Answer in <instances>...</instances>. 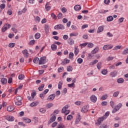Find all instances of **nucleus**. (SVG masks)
Returning a JSON list of instances; mask_svg holds the SVG:
<instances>
[{
  "instance_id": "f257e3e1",
  "label": "nucleus",
  "mask_w": 128,
  "mask_h": 128,
  "mask_svg": "<svg viewBox=\"0 0 128 128\" xmlns=\"http://www.w3.org/2000/svg\"><path fill=\"white\" fill-rule=\"evenodd\" d=\"M10 24H6L2 28V32H5L6 30H8V28H10Z\"/></svg>"
},
{
  "instance_id": "f03ea898",
  "label": "nucleus",
  "mask_w": 128,
  "mask_h": 128,
  "mask_svg": "<svg viewBox=\"0 0 128 128\" xmlns=\"http://www.w3.org/2000/svg\"><path fill=\"white\" fill-rule=\"evenodd\" d=\"M54 30H64V26L62 24H58L54 27Z\"/></svg>"
},
{
  "instance_id": "7ed1b4c3",
  "label": "nucleus",
  "mask_w": 128,
  "mask_h": 128,
  "mask_svg": "<svg viewBox=\"0 0 128 128\" xmlns=\"http://www.w3.org/2000/svg\"><path fill=\"white\" fill-rule=\"evenodd\" d=\"M113 47L114 46H112V45L106 44L103 47V50H112Z\"/></svg>"
},
{
  "instance_id": "20e7f679",
  "label": "nucleus",
  "mask_w": 128,
  "mask_h": 128,
  "mask_svg": "<svg viewBox=\"0 0 128 128\" xmlns=\"http://www.w3.org/2000/svg\"><path fill=\"white\" fill-rule=\"evenodd\" d=\"M44 60H46V56L41 57L39 60V64H46Z\"/></svg>"
},
{
  "instance_id": "39448f33",
  "label": "nucleus",
  "mask_w": 128,
  "mask_h": 128,
  "mask_svg": "<svg viewBox=\"0 0 128 128\" xmlns=\"http://www.w3.org/2000/svg\"><path fill=\"white\" fill-rule=\"evenodd\" d=\"M88 106H86L82 107L81 112H84V114H86V112H88Z\"/></svg>"
},
{
  "instance_id": "423d86ee",
  "label": "nucleus",
  "mask_w": 128,
  "mask_h": 128,
  "mask_svg": "<svg viewBox=\"0 0 128 128\" xmlns=\"http://www.w3.org/2000/svg\"><path fill=\"white\" fill-rule=\"evenodd\" d=\"M90 100L92 102H96V100H98V98L94 95H92L90 98Z\"/></svg>"
},
{
  "instance_id": "0eeeda50",
  "label": "nucleus",
  "mask_w": 128,
  "mask_h": 128,
  "mask_svg": "<svg viewBox=\"0 0 128 128\" xmlns=\"http://www.w3.org/2000/svg\"><path fill=\"white\" fill-rule=\"evenodd\" d=\"M6 120L8 122H14V117L10 116H6Z\"/></svg>"
},
{
  "instance_id": "6e6552de",
  "label": "nucleus",
  "mask_w": 128,
  "mask_h": 128,
  "mask_svg": "<svg viewBox=\"0 0 128 128\" xmlns=\"http://www.w3.org/2000/svg\"><path fill=\"white\" fill-rule=\"evenodd\" d=\"M118 72L116 70H114L112 72H111L110 74V76H111V78H114L115 76H116Z\"/></svg>"
},
{
  "instance_id": "1a4fd4ad",
  "label": "nucleus",
  "mask_w": 128,
  "mask_h": 128,
  "mask_svg": "<svg viewBox=\"0 0 128 128\" xmlns=\"http://www.w3.org/2000/svg\"><path fill=\"white\" fill-rule=\"evenodd\" d=\"M68 108V105L65 106L62 110V114H66V110Z\"/></svg>"
},
{
  "instance_id": "9d476101",
  "label": "nucleus",
  "mask_w": 128,
  "mask_h": 128,
  "mask_svg": "<svg viewBox=\"0 0 128 128\" xmlns=\"http://www.w3.org/2000/svg\"><path fill=\"white\" fill-rule=\"evenodd\" d=\"M104 116L100 117L98 118L97 122L98 126L100 125V124H102V122H104Z\"/></svg>"
},
{
  "instance_id": "9b49d317",
  "label": "nucleus",
  "mask_w": 128,
  "mask_h": 128,
  "mask_svg": "<svg viewBox=\"0 0 128 128\" xmlns=\"http://www.w3.org/2000/svg\"><path fill=\"white\" fill-rule=\"evenodd\" d=\"M56 120V116H52L50 118V120H49L48 124H50L54 122Z\"/></svg>"
},
{
  "instance_id": "f8f14e48",
  "label": "nucleus",
  "mask_w": 128,
  "mask_h": 128,
  "mask_svg": "<svg viewBox=\"0 0 128 128\" xmlns=\"http://www.w3.org/2000/svg\"><path fill=\"white\" fill-rule=\"evenodd\" d=\"M22 54H24V56L26 58H28V52L27 50H24L22 51Z\"/></svg>"
},
{
  "instance_id": "ddd939ff",
  "label": "nucleus",
  "mask_w": 128,
  "mask_h": 128,
  "mask_svg": "<svg viewBox=\"0 0 128 128\" xmlns=\"http://www.w3.org/2000/svg\"><path fill=\"white\" fill-rule=\"evenodd\" d=\"M68 42L69 44L72 46V44H74V40H72V38H70L68 40Z\"/></svg>"
},
{
  "instance_id": "4468645a",
  "label": "nucleus",
  "mask_w": 128,
  "mask_h": 128,
  "mask_svg": "<svg viewBox=\"0 0 128 128\" xmlns=\"http://www.w3.org/2000/svg\"><path fill=\"white\" fill-rule=\"evenodd\" d=\"M104 26H99L97 30L98 34H100V32H104Z\"/></svg>"
},
{
  "instance_id": "2eb2a0df",
  "label": "nucleus",
  "mask_w": 128,
  "mask_h": 128,
  "mask_svg": "<svg viewBox=\"0 0 128 128\" xmlns=\"http://www.w3.org/2000/svg\"><path fill=\"white\" fill-rule=\"evenodd\" d=\"M74 10L76 12H79L80 10H82V7L80 5H76L74 6Z\"/></svg>"
},
{
  "instance_id": "dca6fc26",
  "label": "nucleus",
  "mask_w": 128,
  "mask_h": 128,
  "mask_svg": "<svg viewBox=\"0 0 128 128\" xmlns=\"http://www.w3.org/2000/svg\"><path fill=\"white\" fill-rule=\"evenodd\" d=\"M54 98H56V94H52L48 96L47 100H54Z\"/></svg>"
},
{
  "instance_id": "f3484780",
  "label": "nucleus",
  "mask_w": 128,
  "mask_h": 128,
  "mask_svg": "<svg viewBox=\"0 0 128 128\" xmlns=\"http://www.w3.org/2000/svg\"><path fill=\"white\" fill-rule=\"evenodd\" d=\"M0 82L2 84H8V79L6 78H2L1 79Z\"/></svg>"
},
{
  "instance_id": "a211bd4d",
  "label": "nucleus",
  "mask_w": 128,
  "mask_h": 128,
  "mask_svg": "<svg viewBox=\"0 0 128 128\" xmlns=\"http://www.w3.org/2000/svg\"><path fill=\"white\" fill-rule=\"evenodd\" d=\"M45 8L47 12H48V10H50L52 7L50 6H48V3L47 2L45 6Z\"/></svg>"
},
{
  "instance_id": "6ab92c4d",
  "label": "nucleus",
  "mask_w": 128,
  "mask_h": 128,
  "mask_svg": "<svg viewBox=\"0 0 128 128\" xmlns=\"http://www.w3.org/2000/svg\"><path fill=\"white\" fill-rule=\"evenodd\" d=\"M14 110V106H8L7 108L8 112H12V110Z\"/></svg>"
},
{
  "instance_id": "aec40b11",
  "label": "nucleus",
  "mask_w": 128,
  "mask_h": 128,
  "mask_svg": "<svg viewBox=\"0 0 128 128\" xmlns=\"http://www.w3.org/2000/svg\"><path fill=\"white\" fill-rule=\"evenodd\" d=\"M24 121L25 122H26V123H28V124L30 123V122H32V120H30V119L26 118V117L24 118Z\"/></svg>"
},
{
  "instance_id": "412c9836",
  "label": "nucleus",
  "mask_w": 128,
  "mask_h": 128,
  "mask_svg": "<svg viewBox=\"0 0 128 128\" xmlns=\"http://www.w3.org/2000/svg\"><path fill=\"white\" fill-rule=\"evenodd\" d=\"M124 82V80L123 78H119L117 80L118 84H122Z\"/></svg>"
},
{
  "instance_id": "4be33fe9",
  "label": "nucleus",
  "mask_w": 128,
  "mask_h": 128,
  "mask_svg": "<svg viewBox=\"0 0 128 128\" xmlns=\"http://www.w3.org/2000/svg\"><path fill=\"white\" fill-rule=\"evenodd\" d=\"M70 62V60L66 58L64 59V60L62 61V64H68Z\"/></svg>"
},
{
  "instance_id": "5701e85b",
  "label": "nucleus",
  "mask_w": 128,
  "mask_h": 128,
  "mask_svg": "<svg viewBox=\"0 0 128 128\" xmlns=\"http://www.w3.org/2000/svg\"><path fill=\"white\" fill-rule=\"evenodd\" d=\"M98 50H99L98 47H96L94 50L92 51V54H96V52H98Z\"/></svg>"
},
{
  "instance_id": "b1692460",
  "label": "nucleus",
  "mask_w": 128,
  "mask_h": 128,
  "mask_svg": "<svg viewBox=\"0 0 128 128\" xmlns=\"http://www.w3.org/2000/svg\"><path fill=\"white\" fill-rule=\"evenodd\" d=\"M107 22H112L114 20V17L112 16H108L106 18Z\"/></svg>"
},
{
  "instance_id": "393cba45",
  "label": "nucleus",
  "mask_w": 128,
  "mask_h": 128,
  "mask_svg": "<svg viewBox=\"0 0 128 128\" xmlns=\"http://www.w3.org/2000/svg\"><path fill=\"white\" fill-rule=\"evenodd\" d=\"M54 106V104L49 103L46 105V108H52Z\"/></svg>"
},
{
  "instance_id": "a878e982",
  "label": "nucleus",
  "mask_w": 128,
  "mask_h": 128,
  "mask_svg": "<svg viewBox=\"0 0 128 128\" xmlns=\"http://www.w3.org/2000/svg\"><path fill=\"white\" fill-rule=\"evenodd\" d=\"M44 30L46 32H48V30H50V26L48 24L45 25Z\"/></svg>"
},
{
  "instance_id": "bb28decb",
  "label": "nucleus",
  "mask_w": 128,
  "mask_h": 128,
  "mask_svg": "<svg viewBox=\"0 0 128 128\" xmlns=\"http://www.w3.org/2000/svg\"><path fill=\"white\" fill-rule=\"evenodd\" d=\"M51 48L52 50H56V45L54 44H52L51 46Z\"/></svg>"
},
{
  "instance_id": "cd10ccee",
  "label": "nucleus",
  "mask_w": 128,
  "mask_h": 128,
  "mask_svg": "<svg viewBox=\"0 0 128 128\" xmlns=\"http://www.w3.org/2000/svg\"><path fill=\"white\" fill-rule=\"evenodd\" d=\"M57 128H66V126L63 124L60 123L58 126Z\"/></svg>"
},
{
  "instance_id": "c85d7f7f",
  "label": "nucleus",
  "mask_w": 128,
  "mask_h": 128,
  "mask_svg": "<svg viewBox=\"0 0 128 128\" xmlns=\"http://www.w3.org/2000/svg\"><path fill=\"white\" fill-rule=\"evenodd\" d=\"M38 60H40V58H38L36 57L33 60V62L34 64H38Z\"/></svg>"
},
{
  "instance_id": "c756f323",
  "label": "nucleus",
  "mask_w": 128,
  "mask_h": 128,
  "mask_svg": "<svg viewBox=\"0 0 128 128\" xmlns=\"http://www.w3.org/2000/svg\"><path fill=\"white\" fill-rule=\"evenodd\" d=\"M34 37L36 40H38L40 38V33H36L35 34Z\"/></svg>"
},
{
  "instance_id": "7c9ffc66",
  "label": "nucleus",
  "mask_w": 128,
  "mask_h": 128,
  "mask_svg": "<svg viewBox=\"0 0 128 128\" xmlns=\"http://www.w3.org/2000/svg\"><path fill=\"white\" fill-rule=\"evenodd\" d=\"M18 80H22L24 78V74H20L18 76Z\"/></svg>"
},
{
  "instance_id": "2f4dec72",
  "label": "nucleus",
  "mask_w": 128,
  "mask_h": 128,
  "mask_svg": "<svg viewBox=\"0 0 128 128\" xmlns=\"http://www.w3.org/2000/svg\"><path fill=\"white\" fill-rule=\"evenodd\" d=\"M44 84H42L38 88V90L40 92H42L44 90Z\"/></svg>"
},
{
  "instance_id": "473e14b6",
  "label": "nucleus",
  "mask_w": 128,
  "mask_h": 128,
  "mask_svg": "<svg viewBox=\"0 0 128 128\" xmlns=\"http://www.w3.org/2000/svg\"><path fill=\"white\" fill-rule=\"evenodd\" d=\"M62 82H60L58 84V88H59V90H60V88H62Z\"/></svg>"
},
{
  "instance_id": "72a5a7b5",
  "label": "nucleus",
  "mask_w": 128,
  "mask_h": 128,
  "mask_svg": "<svg viewBox=\"0 0 128 128\" xmlns=\"http://www.w3.org/2000/svg\"><path fill=\"white\" fill-rule=\"evenodd\" d=\"M118 110V109L116 107L114 108L112 110V114H116V112Z\"/></svg>"
},
{
  "instance_id": "f704fd0d",
  "label": "nucleus",
  "mask_w": 128,
  "mask_h": 128,
  "mask_svg": "<svg viewBox=\"0 0 128 128\" xmlns=\"http://www.w3.org/2000/svg\"><path fill=\"white\" fill-rule=\"evenodd\" d=\"M118 94H120V92L117 91L113 94V96H114V98H116V96H118Z\"/></svg>"
},
{
  "instance_id": "c9c22d12",
  "label": "nucleus",
  "mask_w": 128,
  "mask_h": 128,
  "mask_svg": "<svg viewBox=\"0 0 128 128\" xmlns=\"http://www.w3.org/2000/svg\"><path fill=\"white\" fill-rule=\"evenodd\" d=\"M97 68L98 70H100L102 68V62H99L97 64Z\"/></svg>"
},
{
  "instance_id": "e433bc0d",
  "label": "nucleus",
  "mask_w": 128,
  "mask_h": 128,
  "mask_svg": "<svg viewBox=\"0 0 128 128\" xmlns=\"http://www.w3.org/2000/svg\"><path fill=\"white\" fill-rule=\"evenodd\" d=\"M38 106V103L35 102H33L30 104V106Z\"/></svg>"
},
{
  "instance_id": "4c0bfd02",
  "label": "nucleus",
  "mask_w": 128,
  "mask_h": 128,
  "mask_svg": "<svg viewBox=\"0 0 128 128\" xmlns=\"http://www.w3.org/2000/svg\"><path fill=\"white\" fill-rule=\"evenodd\" d=\"M40 112H42V114H44L46 112V110L44 108H41L40 109Z\"/></svg>"
},
{
  "instance_id": "58836bf2",
  "label": "nucleus",
  "mask_w": 128,
  "mask_h": 128,
  "mask_svg": "<svg viewBox=\"0 0 128 128\" xmlns=\"http://www.w3.org/2000/svg\"><path fill=\"white\" fill-rule=\"evenodd\" d=\"M77 62L79 64H82V62H84V60H82V58H78L77 60Z\"/></svg>"
},
{
  "instance_id": "ea45409f",
  "label": "nucleus",
  "mask_w": 128,
  "mask_h": 128,
  "mask_svg": "<svg viewBox=\"0 0 128 128\" xmlns=\"http://www.w3.org/2000/svg\"><path fill=\"white\" fill-rule=\"evenodd\" d=\"M122 106V104L121 103H120L118 104L116 107L117 108V109L120 110V108Z\"/></svg>"
},
{
  "instance_id": "a19ab883",
  "label": "nucleus",
  "mask_w": 128,
  "mask_h": 128,
  "mask_svg": "<svg viewBox=\"0 0 128 128\" xmlns=\"http://www.w3.org/2000/svg\"><path fill=\"white\" fill-rule=\"evenodd\" d=\"M108 116H110V112H107L105 113V114L103 116H104V119L105 120V118H108Z\"/></svg>"
},
{
  "instance_id": "79ce46f5",
  "label": "nucleus",
  "mask_w": 128,
  "mask_h": 128,
  "mask_svg": "<svg viewBox=\"0 0 128 128\" xmlns=\"http://www.w3.org/2000/svg\"><path fill=\"white\" fill-rule=\"evenodd\" d=\"M99 128H108V126H106V124H104L100 125Z\"/></svg>"
},
{
  "instance_id": "37998d69",
  "label": "nucleus",
  "mask_w": 128,
  "mask_h": 128,
  "mask_svg": "<svg viewBox=\"0 0 128 128\" xmlns=\"http://www.w3.org/2000/svg\"><path fill=\"white\" fill-rule=\"evenodd\" d=\"M102 74H104V76H106V74H108V70H103L102 72Z\"/></svg>"
},
{
  "instance_id": "c03bdc74",
  "label": "nucleus",
  "mask_w": 128,
  "mask_h": 128,
  "mask_svg": "<svg viewBox=\"0 0 128 128\" xmlns=\"http://www.w3.org/2000/svg\"><path fill=\"white\" fill-rule=\"evenodd\" d=\"M121 48L120 46H116L114 48H113V50H120Z\"/></svg>"
},
{
  "instance_id": "a18cd8bd",
  "label": "nucleus",
  "mask_w": 128,
  "mask_h": 128,
  "mask_svg": "<svg viewBox=\"0 0 128 128\" xmlns=\"http://www.w3.org/2000/svg\"><path fill=\"white\" fill-rule=\"evenodd\" d=\"M16 98L18 102H22V96H18Z\"/></svg>"
},
{
  "instance_id": "49530a36",
  "label": "nucleus",
  "mask_w": 128,
  "mask_h": 128,
  "mask_svg": "<svg viewBox=\"0 0 128 128\" xmlns=\"http://www.w3.org/2000/svg\"><path fill=\"white\" fill-rule=\"evenodd\" d=\"M78 48H74V54L75 56H78Z\"/></svg>"
},
{
  "instance_id": "de8ad7c7",
  "label": "nucleus",
  "mask_w": 128,
  "mask_h": 128,
  "mask_svg": "<svg viewBox=\"0 0 128 128\" xmlns=\"http://www.w3.org/2000/svg\"><path fill=\"white\" fill-rule=\"evenodd\" d=\"M88 46V42L80 44V46H81V48H84V46Z\"/></svg>"
},
{
  "instance_id": "09e8293b",
  "label": "nucleus",
  "mask_w": 128,
  "mask_h": 128,
  "mask_svg": "<svg viewBox=\"0 0 128 128\" xmlns=\"http://www.w3.org/2000/svg\"><path fill=\"white\" fill-rule=\"evenodd\" d=\"M15 46H16V44L15 43H10L8 44L9 48H14Z\"/></svg>"
},
{
  "instance_id": "8fccbe9b",
  "label": "nucleus",
  "mask_w": 128,
  "mask_h": 128,
  "mask_svg": "<svg viewBox=\"0 0 128 128\" xmlns=\"http://www.w3.org/2000/svg\"><path fill=\"white\" fill-rule=\"evenodd\" d=\"M108 10H101L99 11L100 14H106V12H108Z\"/></svg>"
},
{
  "instance_id": "3c124183",
  "label": "nucleus",
  "mask_w": 128,
  "mask_h": 128,
  "mask_svg": "<svg viewBox=\"0 0 128 128\" xmlns=\"http://www.w3.org/2000/svg\"><path fill=\"white\" fill-rule=\"evenodd\" d=\"M67 120H72V115H68L66 118Z\"/></svg>"
},
{
  "instance_id": "603ef678",
  "label": "nucleus",
  "mask_w": 128,
  "mask_h": 128,
  "mask_svg": "<svg viewBox=\"0 0 128 128\" xmlns=\"http://www.w3.org/2000/svg\"><path fill=\"white\" fill-rule=\"evenodd\" d=\"M36 96V92H32L31 94V96H32L33 99L34 98V96Z\"/></svg>"
},
{
  "instance_id": "864d4df0",
  "label": "nucleus",
  "mask_w": 128,
  "mask_h": 128,
  "mask_svg": "<svg viewBox=\"0 0 128 128\" xmlns=\"http://www.w3.org/2000/svg\"><path fill=\"white\" fill-rule=\"evenodd\" d=\"M96 62H98V60H95L93 62H92L90 64H92V66H94V64H96Z\"/></svg>"
},
{
  "instance_id": "5fc2aeb1",
  "label": "nucleus",
  "mask_w": 128,
  "mask_h": 128,
  "mask_svg": "<svg viewBox=\"0 0 128 128\" xmlns=\"http://www.w3.org/2000/svg\"><path fill=\"white\" fill-rule=\"evenodd\" d=\"M22 102L21 101H18L15 102V104L16 106H22Z\"/></svg>"
},
{
  "instance_id": "6e6d98bb",
  "label": "nucleus",
  "mask_w": 128,
  "mask_h": 128,
  "mask_svg": "<svg viewBox=\"0 0 128 128\" xmlns=\"http://www.w3.org/2000/svg\"><path fill=\"white\" fill-rule=\"evenodd\" d=\"M110 106H112V108H114V102L113 101L110 102Z\"/></svg>"
},
{
  "instance_id": "4d7b16f0",
  "label": "nucleus",
  "mask_w": 128,
  "mask_h": 128,
  "mask_svg": "<svg viewBox=\"0 0 128 128\" xmlns=\"http://www.w3.org/2000/svg\"><path fill=\"white\" fill-rule=\"evenodd\" d=\"M106 36H109V38H112L114 36V34H112L110 33V32H107Z\"/></svg>"
},
{
  "instance_id": "13d9d810",
  "label": "nucleus",
  "mask_w": 128,
  "mask_h": 128,
  "mask_svg": "<svg viewBox=\"0 0 128 128\" xmlns=\"http://www.w3.org/2000/svg\"><path fill=\"white\" fill-rule=\"evenodd\" d=\"M68 72H72V67L69 66L67 68Z\"/></svg>"
},
{
  "instance_id": "bf43d9fd",
  "label": "nucleus",
  "mask_w": 128,
  "mask_h": 128,
  "mask_svg": "<svg viewBox=\"0 0 128 128\" xmlns=\"http://www.w3.org/2000/svg\"><path fill=\"white\" fill-rule=\"evenodd\" d=\"M61 10H62V12H64H64H66L67 10H66V8L64 7V8H62Z\"/></svg>"
},
{
  "instance_id": "052dcab7",
  "label": "nucleus",
  "mask_w": 128,
  "mask_h": 128,
  "mask_svg": "<svg viewBox=\"0 0 128 128\" xmlns=\"http://www.w3.org/2000/svg\"><path fill=\"white\" fill-rule=\"evenodd\" d=\"M101 104L102 106H104L108 104V102L106 101H104L102 102Z\"/></svg>"
},
{
  "instance_id": "680f3d73",
  "label": "nucleus",
  "mask_w": 128,
  "mask_h": 128,
  "mask_svg": "<svg viewBox=\"0 0 128 128\" xmlns=\"http://www.w3.org/2000/svg\"><path fill=\"white\" fill-rule=\"evenodd\" d=\"M74 53L70 52L68 56L69 58H74Z\"/></svg>"
},
{
  "instance_id": "e2e57ef3",
  "label": "nucleus",
  "mask_w": 128,
  "mask_h": 128,
  "mask_svg": "<svg viewBox=\"0 0 128 128\" xmlns=\"http://www.w3.org/2000/svg\"><path fill=\"white\" fill-rule=\"evenodd\" d=\"M58 72H62L64 70V67H60L58 69Z\"/></svg>"
},
{
  "instance_id": "0e129e2a",
  "label": "nucleus",
  "mask_w": 128,
  "mask_h": 128,
  "mask_svg": "<svg viewBox=\"0 0 128 128\" xmlns=\"http://www.w3.org/2000/svg\"><path fill=\"white\" fill-rule=\"evenodd\" d=\"M122 54H128V48L125 49L124 50Z\"/></svg>"
},
{
  "instance_id": "69168bd1",
  "label": "nucleus",
  "mask_w": 128,
  "mask_h": 128,
  "mask_svg": "<svg viewBox=\"0 0 128 128\" xmlns=\"http://www.w3.org/2000/svg\"><path fill=\"white\" fill-rule=\"evenodd\" d=\"M12 30L14 32V34H16L18 32V30L16 28H12Z\"/></svg>"
},
{
  "instance_id": "338daca9",
  "label": "nucleus",
  "mask_w": 128,
  "mask_h": 128,
  "mask_svg": "<svg viewBox=\"0 0 128 128\" xmlns=\"http://www.w3.org/2000/svg\"><path fill=\"white\" fill-rule=\"evenodd\" d=\"M88 48H94V44L92 43H89L88 45Z\"/></svg>"
},
{
  "instance_id": "774afa93",
  "label": "nucleus",
  "mask_w": 128,
  "mask_h": 128,
  "mask_svg": "<svg viewBox=\"0 0 128 128\" xmlns=\"http://www.w3.org/2000/svg\"><path fill=\"white\" fill-rule=\"evenodd\" d=\"M0 8H1V10H4V8H6V4H1L0 6Z\"/></svg>"
}]
</instances>
